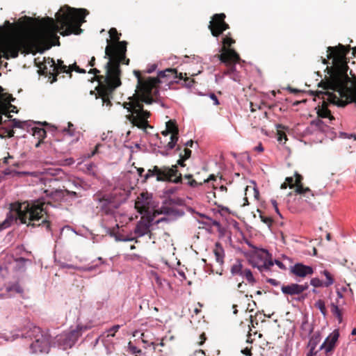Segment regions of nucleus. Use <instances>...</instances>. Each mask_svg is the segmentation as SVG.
Returning <instances> with one entry per match:
<instances>
[{
	"label": "nucleus",
	"mask_w": 356,
	"mask_h": 356,
	"mask_svg": "<svg viewBox=\"0 0 356 356\" xmlns=\"http://www.w3.org/2000/svg\"><path fill=\"white\" fill-rule=\"evenodd\" d=\"M134 74L137 79L136 89L135 93L128 98L129 102L123 103V107L130 113L127 118L133 125L146 129L151 127L147 121L150 113L144 110L143 103L152 104L159 102V83L161 82V79L166 78V81L171 82V79H182L184 75L181 72L178 73L175 68L160 71L157 77H143L139 70H134Z\"/></svg>",
	"instance_id": "nucleus-1"
},
{
	"label": "nucleus",
	"mask_w": 356,
	"mask_h": 356,
	"mask_svg": "<svg viewBox=\"0 0 356 356\" xmlns=\"http://www.w3.org/2000/svg\"><path fill=\"white\" fill-rule=\"evenodd\" d=\"M89 12L85 8H74L68 6L61 7L56 14V19L46 17L41 19L42 28L35 33V40L41 47L40 52L49 49L52 46L60 45V32L63 36L78 35L82 31L81 24Z\"/></svg>",
	"instance_id": "nucleus-2"
},
{
	"label": "nucleus",
	"mask_w": 356,
	"mask_h": 356,
	"mask_svg": "<svg viewBox=\"0 0 356 356\" xmlns=\"http://www.w3.org/2000/svg\"><path fill=\"white\" fill-rule=\"evenodd\" d=\"M118 62L119 60L111 57L110 61H108L105 65V75H101L100 70L97 68H92L88 71L89 74L95 75L92 81L98 82L95 90H91L90 94L95 95L96 99L101 98L102 105L106 106L108 109L113 105L111 99H113L114 91L122 84V71L118 67Z\"/></svg>",
	"instance_id": "nucleus-3"
},
{
	"label": "nucleus",
	"mask_w": 356,
	"mask_h": 356,
	"mask_svg": "<svg viewBox=\"0 0 356 356\" xmlns=\"http://www.w3.org/2000/svg\"><path fill=\"white\" fill-rule=\"evenodd\" d=\"M350 50V46L346 47L339 44L337 47H329L327 48V58L330 59L334 57L335 60H339L341 63L340 69L334 72L330 76V79L325 82H321V85L324 86L325 89H330L334 92H339L340 95H348L351 102H356V88L351 87L352 82L346 73L348 67L343 59Z\"/></svg>",
	"instance_id": "nucleus-4"
},
{
	"label": "nucleus",
	"mask_w": 356,
	"mask_h": 356,
	"mask_svg": "<svg viewBox=\"0 0 356 356\" xmlns=\"http://www.w3.org/2000/svg\"><path fill=\"white\" fill-rule=\"evenodd\" d=\"M53 205L50 200L47 202L38 200L31 203L15 202L10 204V213L15 219H19L22 224L27 226L37 227L42 225L47 231H51V222L45 218L40 222L43 216L47 215V207Z\"/></svg>",
	"instance_id": "nucleus-5"
},
{
	"label": "nucleus",
	"mask_w": 356,
	"mask_h": 356,
	"mask_svg": "<svg viewBox=\"0 0 356 356\" xmlns=\"http://www.w3.org/2000/svg\"><path fill=\"white\" fill-rule=\"evenodd\" d=\"M144 172L143 168H137L138 175L143 178V182H146L149 178L155 177L157 181L174 184L182 183V175L177 170L176 165H154L152 168L147 170L145 175H143Z\"/></svg>",
	"instance_id": "nucleus-6"
},
{
	"label": "nucleus",
	"mask_w": 356,
	"mask_h": 356,
	"mask_svg": "<svg viewBox=\"0 0 356 356\" xmlns=\"http://www.w3.org/2000/svg\"><path fill=\"white\" fill-rule=\"evenodd\" d=\"M108 33L114 42L110 44V40H107L108 44L105 48L104 58H108V61H110L111 57L119 60V67H120V64L128 65L130 60L126 57L127 42L126 41H120L121 33H119L115 28H111Z\"/></svg>",
	"instance_id": "nucleus-7"
},
{
	"label": "nucleus",
	"mask_w": 356,
	"mask_h": 356,
	"mask_svg": "<svg viewBox=\"0 0 356 356\" xmlns=\"http://www.w3.org/2000/svg\"><path fill=\"white\" fill-rule=\"evenodd\" d=\"M235 40L231 37V33H228L222 38V44L220 49V54L217 55L219 60L227 67L225 72L226 74H230L236 71V64L241 60L240 56L234 49L229 48Z\"/></svg>",
	"instance_id": "nucleus-8"
},
{
	"label": "nucleus",
	"mask_w": 356,
	"mask_h": 356,
	"mask_svg": "<svg viewBox=\"0 0 356 356\" xmlns=\"http://www.w3.org/2000/svg\"><path fill=\"white\" fill-rule=\"evenodd\" d=\"M338 95L334 92H327L325 93L326 97H323L321 106H318L317 111L318 116L321 118H329L330 120H334V117L332 115L330 111L328 109V102L334 105L339 106H346L348 102H352L348 95H340L339 92ZM356 103L355 102H354Z\"/></svg>",
	"instance_id": "nucleus-9"
},
{
	"label": "nucleus",
	"mask_w": 356,
	"mask_h": 356,
	"mask_svg": "<svg viewBox=\"0 0 356 356\" xmlns=\"http://www.w3.org/2000/svg\"><path fill=\"white\" fill-rule=\"evenodd\" d=\"M94 200L97 202V209L105 215H113L121 204V202L111 194L97 193L94 195Z\"/></svg>",
	"instance_id": "nucleus-10"
},
{
	"label": "nucleus",
	"mask_w": 356,
	"mask_h": 356,
	"mask_svg": "<svg viewBox=\"0 0 356 356\" xmlns=\"http://www.w3.org/2000/svg\"><path fill=\"white\" fill-rule=\"evenodd\" d=\"M45 63L49 65L50 69H48L47 66L43 63H41L39 66L40 74L42 75H49L50 83H53L57 81V76L60 73H66L70 74V77L72 76V68L64 65L63 66L56 67V63L54 58H48L45 60Z\"/></svg>",
	"instance_id": "nucleus-11"
},
{
	"label": "nucleus",
	"mask_w": 356,
	"mask_h": 356,
	"mask_svg": "<svg viewBox=\"0 0 356 356\" xmlns=\"http://www.w3.org/2000/svg\"><path fill=\"white\" fill-rule=\"evenodd\" d=\"M87 329L86 326L78 325L76 329L58 336L57 341L63 349L72 348L81 335L82 332Z\"/></svg>",
	"instance_id": "nucleus-12"
},
{
	"label": "nucleus",
	"mask_w": 356,
	"mask_h": 356,
	"mask_svg": "<svg viewBox=\"0 0 356 356\" xmlns=\"http://www.w3.org/2000/svg\"><path fill=\"white\" fill-rule=\"evenodd\" d=\"M21 48V42L16 38H8L3 41L0 46V59L1 57L6 59L17 58Z\"/></svg>",
	"instance_id": "nucleus-13"
},
{
	"label": "nucleus",
	"mask_w": 356,
	"mask_h": 356,
	"mask_svg": "<svg viewBox=\"0 0 356 356\" xmlns=\"http://www.w3.org/2000/svg\"><path fill=\"white\" fill-rule=\"evenodd\" d=\"M255 259L257 261L253 264V266L257 268L262 273L270 271L274 266L272 255L266 250H258L255 254Z\"/></svg>",
	"instance_id": "nucleus-14"
},
{
	"label": "nucleus",
	"mask_w": 356,
	"mask_h": 356,
	"mask_svg": "<svg viewBox=\"0 0 356 356\" xmlns=\"http://www.w3.org/2000/svg\"><path fill=\"white\" fill-rule=\"evenodd\" d=\"M225 13L214 14L211 17L208 28L213 36L218 37L225 31L229 29V24L225 21Z\"/></svg>",
	"instance_id": "nucleus-15"
},
{
	"label": "nucleus",
	"mask_w": 356,
	"mask_h": 356,
	"mask_svg": "<svg viewBox=\"0 0 356 356\" xmlns=\"http://www.w3.org/2000/svg\"><path fill=\"white\" fill-rule=\"evenodd\" d=\"M49 343V336L43 333L42 334H39L38 337L31 343L30 348L33 353H47Z\"/></svg>",
	"instance_id": "nucleus-16"
},
{
	"label": "nucleus",
	"mask_w": 356,
	"mask_h": 356,
	"mask_svg": "<svg viewBox=\"0 0 356 356\" xmlns=\"http://www.w3.org/2000/svg\"><path fill=\"white\" fill-rule=\"evenodd\" d=\"M200 172H197L195 174V178H194V176L191 174L185 175L184 178L187 180L186 184L191 188H197L204 183L216 180V176L214 175H210L208 177H200Z\"/></svg>",
	"instance_id": "nucleus-17"
},
{
	"label": "nucleus",
	"mask_w": 356,
	"mask_h": 356,
	"mask_svg": "<svg viewBox=\"0 0 356 356\" xmlns=\"http://www.w3.org/2000/svg\"><path fill=\"white\" fill-rule=\"evenodd\" d=\"M165 127V129L168 132H170L171 134L170 141L167 144V147L168 149H172L175 147L179 139V129L176 121L172 120L166 122Z\"/></svg>",
	"instance_id": "nucleus-18"
},
{
	"label": "nucleus",
	"mask_w": 356,
	"mask_h": 356,
	"mask_svg": "<svg viewBox=\"0 0 356 356\" xmlns=\"http://www.w3.org/2000/svg\"><path fill=\"white\" fill-rule=\"evenodd\" d=\"M161 213V211L156 210L152 216L147 217V223H143L141 222H138L135 229V233L137 234L139 236H143L148 234L150 232L149 227L152 222L154 220V218L156 214H160Z\"/></svg>",
	"instance_id": "nucleus-19"
},
{
	"label": "nucleus",
	"mask_w": 356,
	"mask_h": 356,
	"mask_svg": "<svg viewBox=\"0 0 356 356\" xmlns=\"http://www.w3.org/2000/svg\"><path fill=\"white\" fill-rule=\"evenodd\" d=\"M339 332L337 330H334L325 340V341L321 345L318 350L325 349V353L332 351L335 344L339 339Z\"/></svg>",
	"instance_id": "nucleus-20"
},
{
	"label": "nucleus",
	"mask_w": 356,
	"mask_h": 356,
	"mask_svg": "<svg viewBox=\"0 0 356 356\" xmlns=\"http://www.w3.org/2000/svg\"><path fill=\"white\" fill-rule=\"evenodd\" d=\"M309 287L307 283L300 285L298 284H291L289 285H284L282 286V291L284 294L287 295H299L303 291H306Z\"/></svg>",
	"instance_id": "nucleus-21"
},
{
	"label": "nucleus",
	"mask_w": 356,
	"mask_h": 356,
	"mask_svg": "<svg viewBox=\"0 0 356 356\" xmlns=\"http://www.w3.org/2000/svg\"><path fill=\"white\" fill-rule=\"evenodd\" d=\"M291 273L297 277H305L312 275L314 270L311 266L298 263L291 268Z\"/></svg>",
	"instance_id": "nucleus-22"
},
{
	"label": "nucleus",
	"mask_w": 356,
	"mask_h": 356,
	"mask_svg": "<svg viewBox=\"0 0 356 356\" xmlns=\"http://www.w3.org/2000/svg\"><path fill=\"white\" fill-rule=\"evenodd\" d=\"M294 193L295 195H300L303 198H305V201L307 202L309 206H315V204L313 202V200L315 199L314 195L309 187L299 186L295 189Z\"/></svg>",
	"instance_id": "nucleus-23"
},
{
	"label": "nucleus",
	"mask_w": 356,
	"mask_h": 356,
	"mask_svg": "<svg viewBox=\"0 0 356 356\" xmlns=\"http://www.w3.org/2000/svg\"><path fill=\"white\" fill-rule=\"evenodd\" d=\"M43 332L39 327L35 325H30L29 329L24 332L26 338H29L33 341L38 337L39 334H42Z\"/></svg>",
	"instance_id": "nucleus-24"
},
{
	"label": "nucleus",
	"mask_w": 356,
	"mask_h": 356,
	"mask_svg": "<svg viewBox=\"0 0 356 356\" xmlns=\"http://www.w3.org/2000/svg\"><path fill=\"white\" fill-rule=\"evenodd\" d=\"M213 253L216 257V262L218 263L220 265H222L224 263L225 252L222 245L220 243L217 242L215 244Z\"/></svg>",
	"instance_id": "nucleus-25"
},
{
	"label": "nucleus",
	"mask_w": 356,
	"mask_h": 356,
	"mask_svg": "<svg viewBox=\"0 0 356 356\" xmlns=\"http://www.w3.org/2000/svg\"><path fill=\"white\" fill-rule=\"evenodd\" d=\"M32 134L38 139V143L35 144V147H39L43 140L46 138L47 132L45 129L40 127H33L32 128Z\"/></svg>",
	"instance_id": "nucleus-26"
},
{
	"label": "nucleus",
	"mask_w": 356,
	"mask_h": 356,
	"mask_svg": "<svg viewBox=\"0 0 356 356\" xmlns=\"http://www.w3.org/2000/svg\"><path fill=\"white\" fill-rule=\"evenodd\" d=\"M46 193H48V191H45ZM51 200H52L55 202H60L64 197V192L62 190H55L54 191H51L49 194Z\"/></svg>",
	"instance_id": "nucleus-27"
},
{
	"label": "nucleus",
	"mask_w": 356,
	"mask_h": 356,
	"mask_svg": "<svg viewBox=\"0 0 356 356\" xmlns=\"http://www.w3.org/2000/svg\"><path fill=\"white\" fill-rule=\"evenodd\" d=\"M331 312L332 314L337 318L339 323H342L343 321V317H342V311L339 308V307L332 303L331 305Z\"/></svg>",
	"instance_id": "nucleus-28"
},
{
	"label": "nucleus",
	"mask_w": 356,
	"mask_h": 356,
	"mask_svg": "<svg viewBox=\"0 0 356 356\" xmlns=\"http://www.w3.org/2000/svg\"><path fill=\"white\" fill-rule=\"evenodd\" d=\"M243 270L244 268L239 261H237L231 267V273L234 275H238L241 276Z\"/></svg>",
	"instance_id": "nucleus-29"
},
{
	"label": "nucleus",
	"mask_w": 356,
	"mask_h": 356,
	"mask_svg": "<svg viewBox=\"0 0 356 356\" xmlns=\"http://www.w3.org/2000/svg\"><path fill=\"white\" fill-rule=\"evenodd\" d=\"M321 341V335L318 332H315L309 339L307 344V347H312L316 348L317 345Z\"/></svg>",
	"instance_id": "nucleus-30"
},
{
	"label": "nucleus",
	"mask_w": 356,
	"mask_h": 356,
	"mask_svg": "<svg viewBox=\"0 0 356 356\" xmlns=\"http://www.w3.org/2000/svg\"><path fill=\"white\" fill-rule=\"evenodd\" d=\"M241 276L245 277L247 280V281L252 285H253L256 282V280L252 275V271L248 268H244Z\"/></svg>",
	"instance_id": "nucleus-31"
},
{
	"label": "nucleus",
	"mask_w": 356,
	"mask_h": 356,
	"mask_svg": "<svg viewBox=\"0 0 356 356\" xmlns=\"http://www.w3.org/2000/svg\"><path fill=\"white\" fill-rule=\"evenodd\" d=\"M322 273L325 276L326 281L324 282V286L328 287L334 283V278L331 273L327 270H324Z\"/></svg>",
	"instance_id": "nucleus-32"
},
{
	"label": "nucleus",
	"mask_w": 356,
	"mask_h": 356,
	"mask_svg": "<svg viewBox=\"0 0 356 356\" xmlns=\"http://www.w3.org/2000/svg\"><path fill=\"white\" fill-rule=\"evenodd\" d=\"M135 207L138 211L140 213L146 212L148 209V207L143 202L138 200L135 203Z\"/></svg>",
	"instance_id": "nucleus-33"
},
{
	"label": "nucleus",
	"mask_w": 356,
	"mask_h": 356,
	"mask_svg": "<svg viewBox=\"0 0 356 356\" xmlns=\"http://www.w3.org/2000/svg\"><path fill=\"white\" fill-rule=\"evenodd\" d=\"M7 291L8 292H15V293H23V289H22V287L18 284H15L7 288Z\"/></svg>",
	"instance_id": "nucleus-34"
},
{
	"label": "nucleus",
	"mask_w": 356,
	"mask_h": 356,
	"mask_svg": "<svg viewBox=\"0 0 356 356\" xmlns=\"http://www.w3.org/2000/svg\"><path fill=\"white\" fill-rule=\"evenodd\" d=\"M316 307L319 309V310L321 311V312L325 316L326 314V312H327V310H326V308H325V302L323 300H318L316 304H315Z\"/></svg>",
	"instance_id": "nucleus-35"
},
{
	"label": "nucleus",
	"mask_w": 356,
	"mask_h": 356,
	"mask_svg": "<svg viewBox=\"0 0 356 356\" xmlns=\"http://www.w3.org/2000/svg\"><path fill=\"white\" fill-rule=\"evenodd\" d=\"M294 176H295L296 188H298L299 186H303V184H302L303 177H302V176L301 175H300L299 173H298L297 172H295Z\"/></svg>",
	"instance_id": "nucleus-36"
},
{
	"label": "nucleus",
	"mask_w": 356,
	"mask_h": 356,
	"mask_svg": "<svg viewBox=\"0 0 356 356\" xmlns=\"http://www.w3.org/2000/svg\"><path fill=\"white\" fill-rule=\"evenodd\" d=\"M348 286H349V284L347 286H342L341 287H337V295L339 298H343V293L346 292L348 291Z\"/></svg>",
	"instance_id": "nucleus-37"
},
{
	"label": "nucleus",
	"mask_w": 356,
	"mask_h": 356,
	"mask_svg": "<svg viewBox=\"0 0 356 356\" xmlns=\"http://www.w3.org/2000/svg\"><path fill=\"white\" fill-rule=\"evenodd\" d=\"M257 211L260 213L261 220L264 223L268 225V227H270L272 225V222H273V219L270 217L265 216L262 215L260 210L258 209Z\"/></svg>",
	"instance_id": "nucleus-38"
},
{
	"label": "nucleus",
	"mask_w": 356,
	"mask_h": 356,
	"mask_svg": "<svg viewBox=\"0 0 356 356\" xmlns=\"http://www.w3.org/2000/svg\"><path fill=\"white\" fill-rule=\"evenodd\" d=\"M120 327V326L119 325H115L113 326L112 327H111L110 329H108L107 330V332H108L107 337H113L115 336V332H117L118 331Z\"/></svg>",
	"instance_id": "nucleus-39"
},
{
	"label": "nucleus",
	"mask_w": 356,
	"mask_h": 356,
	"mask_svg": "<svg viewBox=\"0 0 356 356\" xmlns=\"http://www.w3.org/2000/svg\"><path fill=\"white\" fill-rule=\"evenodd\" d=\"M310 284L314 287H321L324 286V282L317 277L312 278L310 281Z\"/></svg>",
	"instance_id": "nucleus-40"
},
{
	"label": "nucleus",
	"mask_w": 356,
	"mask_h": 356,
	"mask_svg": "<svg viewBox=\"0 0 356 356\" xmlns=\"http://www.w3.org/2000/svg\"><path fill=\"white\" fill-rule=\"evenodd\" d=\"M183 75H184V77L182 79L184 81L185 86L188 88L192 87L195 82L194 80L193 79L187 77L186 73L183 74Z\"/></svg>",
	"instance_id": "nucleus-41"
},
{
	"label": "nucleus",
	"mask_w": 356,
	"mask_h": 356,
	"mask_svg": "<svg viewBox=\"0 0 356 356\" xmlns=\"http://www.w3.org/2000/svg\"><path fill=\"white\" fill-rule=\"evenodd\" d=\"M24 122H21L18 119L14 118L12 120V127L13 128H23Z\"/></svg>",
	"instance_id": "nucleus-42"
},
{
	"label": "nucleus",
	"mask_w": 356,
	"mask_h": 356,
	"mask_svg": "<svg viewBox=\"0 0 356 356\" xmlns=\"http://www.w3.org/2000/svg\"><path fill=\"white\" fill-rule=\"evenodd\" d=\"M14 100V98L12 97L11 95H8V98L6 99V101L10 103V102L13 101ZM8 108H10V111H8V113H10V112H16L15 111V109H16V106H14V105H12L11 104H8Z\"/></svg>",
	"instance_id": "nucleus-43"
},
{
	"label": "nucleus",
	"mask_w": 356,
	"mask_h": 356,
	"mask_svg": "<svg viewBox=\"0 0 356 356\" xmlns=\"http://www.w3.org/2000/svg\"><path fill=\"white\" fill-rule=\"evenodd\" d=\"M285 181L290 188H296L295 179L292 177H288L285 179Z\"/></svg>",
	"instance_id": "nucleus-44"
},
{
	"label": "nucleus",
	"mask_w": 356,
	"mask_h": 356,
	"mask_svg": "<svg viewBox=\"0 0 356 356\" xmlns=\"http://www.w3.org/2000/svg\"><path fill=\"white\" fill-rule=\"evenodd\" d=\"M283 140H287L286 134L284 131L277 129V140L279 142H282Z\"/></svg>",
	"instance_id": "nucleus-45"
},
{
	"label": "nucleus",
	"mask_w": 356,
	"mask_h": 356,
	"mask_svg": "<svg viewBox=\"0 0 356 356\" xmlns=\"http://www.w3.org/2000/svg\"><path fill=\"white\" fill-rule=\"evenodd\" d=\"M67 125H68L67 129H64L63 131L67 132L69 134V135H70V136H74V129L73 128L74 127L73 124L72 122H69L67 123Z\"/></svg>",
	"instance_id": "nucleus-46"
},
{
	"label": "nucleus",
	"mask_w": 356,
	"mask_h": 356,
	"mask_svg": "<svg viewBox=\"0 0 356 356\" xmlns=\"http://www.w3.org/2000/svg\"><path fill=\"white\" fill-rule=\"evenodd\" d=\"M191 153L192 152L191 149H189L188 148H185L184 149V154H180L179 156H182V158L187 160L191 157Z\"/></svg>",
	"instance_id": "nucleus-47"
},
{
	"label": "nucleus",
	"mask_w": 356,
	"mask_h": 356,
	"mask_svg": "<svg viewBox=\"0 0 356 356\" xmlns=\"http://www.w3.org/2000/svg\"><path fill=\"white\" fill-rule=\"evenodd\" d=\"M185 161L186 159L182 158V156H179V159L177 160V163L175 165L177 166V169H178V165H180L181 167H185ZM179 171V170H177Z\"/></svg>",
	"instance_id": "nucleus-48"
},
{
	"label": "nucleus",
	"mask_w": 356,
	"mask_h": 356,
	"mask_svg": "<svg viewBox=\"0 0 356 356\" xmlns=\"http://www.w3.org/2000/svg\"><path fill=\"white\" fill-rule=\"evenodd\" d=\"M72 70H74L76 72L81 74H85L86 72V70L80 68L75 63L71 67Z\"/></svg>",
	"instance_id": "nucleus-49"
},
{
	"label": "nucleus",
	"mask_w": 356,
	"mask_h": 356,
	"mask_svg": "<svg viewBox=\"0 0 356 356\" xmlns=\"http://www.w3.org/2000/svg\"><path fill=\"white\" fill-rule=\"evenodd\" d=\"M3 134H5L7 137L11 138V137L14 136L15 131L13 129H4Z\"/></svg>",
	"instance_id": "nucleus-50"
},
{
	"label": "nucleus",
	"mask_w": 356,
	"mask_h": 356,
	"mask_svg": "<svg viewBox=\"0 0 356 356\" xmlns=\"http://www.w3.org/2000/svg\"><path fill=\"white\" fill-rule=\"evenodd\" d=\"M309 350L306 356H316V354L318 350H316V348H312V347H308Z\"/></svg>",
	"instance_id": "nucleus-51"
},
{
	"label": "nucleus",
	"mask_w": 356,
	"mask_h": 356,
	"mask_svg": "<svg viewBox=\"0 0 356 356\" xmlns=\"http://www.w3.org/2000/svg\"><path fill=\"white\" fill-rule=\"evenodd\" d=\"M274 264H275L280 269L286 270V266L280 261L275 259L274 261Z\"/></svg>",
	"instance_id": "nucleus-52"
},
{
	"label": "nucleus",
	"mask_w": 356,
	"mask_h": 356,
	"mask_svg": "<svg viewBox=\"0 0 356 356\" xmlns=\"http://www.w3.org/2000/svg\"><path fill=\"white\" fill-rule=\"evenodd\" d=\"M210 98L213 101V104L216 106L219 105V101L216 97V95L214 93L210 94Z\"/></svg>",
	"instance_id": "nucleus-53"
},
{
	"label": "nucleus",
	"mask_w": 356,
	"mask_h": 356,
	"mask_svg": "<svg viewBox=\"0 0 356 356\" xmlns=\"http://www.w3.org/2000/svg\"><path fill=\"white\" fill-rule=\"evenodd\" d=\"M241 353L245 355L251 356V348L246 347L245 348L241 350Z\"/></svg>",
	"instance_id": "nucleus-54"
},
{
	"label": "nucleus",
	"mask_w": 356,
	"mask_h": 356,
	"mask_svg": "<svg viewBox=\"0 0 356 356\" xmlns=\"http://www.w3.org/2000/svg\"><path fill=\"white\" fill-rule=\"evenodd\" d=\"M10 223L8 220H5L3 222L0 223V230L3 229H6L9 227Z\"/></svg>",
	"instance_id": "nucleus-55"
},
{
	"label": "nucleus",
	"mask_w": 356,
	"mask_h": 356,
	"mask_svg": "<svg viewBox=\"0 0 356 356\" xmlns=\"http://www.w3.org/2000/svg\"><path fill=\"white\" fill-rule=\"evenodd\" d=\"M200 341L199 342V345L202 346L205 341L207 340V337L204 332H202L200 336Z\"/></svg>",
	"instance_id": "nucleus-56"
},
{
	"label": "nucleus",
	"mask_w": 356,
	"mask_h": 356,
	"mask_svg": "<svg viewBox=\"0 0 356 356\" xmlns=\"http://www.w3.org/2000/svg\"><path fill=\"white\" fill-rule=\"evenodd\" d=\"M267 282L273 286H277L280 284V282L275 279H268V280H267Z\"/></svg>",
	"instance_id": "nucleus-57"
},
{
	"label": "nucleus",
	"mask_w": 356,
	"mask_h": 356,
	"mask_svg": "<svg viewBox=\"0 0 356 356\" xmlns=\"http://www.w3.org/2000/svg\"><path fill=\"white\" fill-rule=\"evenodd\" d=\"M271 203L273 205L276 212L280 214L279 209H278V207H277V203L276 200H271Z\"/></svg>",
	"instance_id": "nucleus-58"
},
{
	"label": "nucleus",
	"mask_w": 356,
	"mask_h": 356,
	"mask_svg": "<svg viewBox=\"0 0 356 356\" xmlns=\"http://www.w3.org/2000/svg\"><path fill=\"white\" fill-rule=\"evenodd\" d=\"M341 135L344 136L346 138H353L354 140H356V136L355 135H353V134L348 135L346 133H342Z\"/></svg>",
	"instance_id": "nucleus-59"
},
{
	"label": "nucleus",
	"mask_w": 356,
	"mask_h": 356,
	"mask_svg": "<svg viewBox=\"0 0 356 356\" xmlns=\"http://www.w3.org/2000/svg\"><path fill=\"white\" fill-rule=\"evenodd\" d=\"M119 241H134V238H128V237H120L118 238Z\"/></svg>",
	"instance_id": "nucleus-60"
},
{
	"label": "nucleus",
	"mask_w": 356,
	"mask_h": 356,
	"mask_svg": "<svg viewBox=\"0 0 356 356\" xmlns=\"http://www.w3.org/2000/svg\"><path fill=\"white\" fill-rule=\"evenodd\" d=\"M254 149L259 152H262L264 151V147H263L261 143H259L258 146L255 147Z\"/></svg>",
	"instance_id": "nucleus-61"
},
{
	"label": "nucleus",
	"mask_w": 356,
	"mask_h": 356,
	"mask_svg": "<svg viewBox=\"0 0 356 356\" xmlns=\"http://www.w3.org/2000/svg\"><path fill=\"white\" fill-rule=\"evenodd\" d=\"M95 56H92L88 63V65L90 67H93V66H95Z\"/></svg>",
	"instance_id": "nucleus-62"
},
{
	"label": "nucleus",
	"mask_w": 356,
	"mask_h": 356,
	"mask_svg": "<svg viewBox=\"0 0 356 356\" xmlns=\"http://www.w3.org/2000/svg\"><path fill=\"white\" fill-rule=\"evenodd\" d=\"M95 268V266H90L88 267H83V269L86 271H92Z\"/></svg>",
	"instance_id": "nucleus-63"
},
{
	"label": "nucleus",
	"mask_w": 356,
	"mask_h": 356,
	"mask_svg": "<svg viewBox=\"0 0 356 356\" xmlns=\"http://www.w3.org/2000/svg\"><path fill=\"white\" fill-rule=\"evenodd\" d=\"M185 145L186 147H192L193 145V141L192 140H189L186 143Z\"/></svg>",
	"instance_id": "nucleus-64"
}]
</instances>
